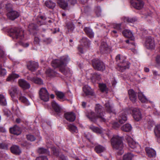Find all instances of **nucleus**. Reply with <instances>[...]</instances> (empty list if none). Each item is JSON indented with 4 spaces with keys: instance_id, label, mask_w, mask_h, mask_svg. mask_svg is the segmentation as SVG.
Wrapping results in <instances>:
<instances>
[{
    "instance_id": "1",
    "label": "nucleus",
    "mask_w": 160,
    "mask_h": 160,
    "mask_svg": "<svg viewBox=\"0 0 160 160\" xmlns=\"http://www.w3.org/2000/svg\"><path fill=\"white\" fill-rule=\"evenodd\" d=\"M70 58L68 56H64L60 59L53 60L52 62V65L54 68L59 67L61 71L65 75H67L69 74V70L66 66Z\"/></svg>"
},
{
    "instance_id": "2",
    "label": "nucleus",
    "mask_w": 160,
    "mask_h": 160,
    "mask_svg": "<svg viewBox=\"0 0 160 160\" xmlns=\"http://www.w3.org/2000/svg\"><path fill=\"white\" fill-rule=\"evenodd\" d=\"M111 143L113 148L116 150L119 155L123 153V145L122 142V138L118 135H114L111 140Z\"/></svg>"
},
{
    "instance_id": "3",
    "label": "nucleus",
    "mask_w": 160,
    "mask_h": 160,
    "mask_svg": "<svg viewBox=\"0 0 160 160\" xmlns=\"http://www.w3.org/2000/svg\"><path fill=\"white\" fill-rule=\"evenodd\" d=\"M95 113L91 112L89 113L87 117L90 119L96 118H99L102 121L105 122V120L103 117V108L99 104L96 105L95 108Z\"/></svg>"
},
{
    "instance_id": "4",
    "label": "nucleus",
    "mask_w": 160,
    "mask_h": 160,
    "mask_svg": "<svg viewBox=\"0 0 160 160\" xmlns=\"http://www.w3.org/2000/svg\"><path fill=\"white\" fill-rule=\"evenodd\" d=\"M10 36L13 38L22 39L23 38V31L21 28H14L10 30Z\"/></svg>"
},
{
    "instance_id": "5",
    "label": "nucleus",
    "mask_w": 160,
    "mask_h": 160,
    "mask_svg": "<svg viewBox=\"0 0 160 160\" xmlns=\"http://www.w3.org/2000/svg\"><path fill=\"white\" fill-rule=\"evenodd\" d=\"M92 64L94 68L98 70L102 71L105 69V67L103 62L98 60H93Z\"/></svg>"
},
{
    "instance_id": "6",
    "label": "nucleus",
    "mask_w": 160,
    "mask_h": 160,
    "mask_svg": "<svg viewBox=\"0 0 160 160\" xmlns=\"http://www.w3.org/2000/svg\"><path fill=\"white\" fill-rule=\"evenodd\" d=\"M39 97L40 99L44 102L48 101L49 100V95L47 90L45 88H41L39 91Z\"/></svg>"
},
{
    "instance_id": "7",
    "label": "nucleus",
    "mask_w": 160,
    "mask_h": 160,
    "mask_svg": "<svg viewBox=\"0 0 160 160\" xmlns=\"http://www.w3.org/2000/svg\"><path fill=\"white\" fill-rule=\"evenodd\" d=\"M145 45L148 49L151 50L154 49L155 45L154 39L150 37L147 38L145 43Z\"/></svg>"
},
{
    "instance_id": "8",
    "label": "nucleus",
    "mask_w": 160,
    "mask_h": 160,
    "mask_svg": "<svg viewBox=\"0 0 160 160\" xmlns=\"http://www.w3.org/2000/svg\"><path fill=\"white\" fill-rule=\"evenodd\" d=\"M130 3L132 7L138 9L142 8L144 5L143 2L141 0H131Z\"/></svg>"
},
{
    "instance_id": "9",
    "label": "nucleus",
    "mask_w": 160,
    "mask_h": 160,
    "mask_svg": "<svg viewBox=\"0 0 160 160\" xmlns=\"http://www.w3.org/2000/svg\"><path fill=\"white\" fill-rule=\"evenodd\" d=\"M130 3L132 7L138 9L142 8L144 5L143 2L141 0H131Z\"/></svg>"
},
{
    "instance_id": "10",
    "label": "nucleus",
    "mask_w": 160,
    "mask_h": 160,
    "mask_svg": "<svg viewBox=\"0 0 160 160\" xmlns=\"http://www.w3.org/2000/svg\"><path fill=\"white\" fill-rule=\"evenodd\" d=\"M126 140L127 141L128 145L132 149H135L137 147L140 148V146L139 145L136 143L133 139L129 136L127 135L126 136Z\"/></svg>"
},
{
    "instance_id": "11",
    "label": "nucleus",
    "mask_w": 160,
    "mask_h": 160,
    "mask_svg": "<svg viewBox=\"0 0 160 160\" xmlns=\"http://www.w3.org/2000/svg\"><path fill=\"white\" fill-rule=\"evenodd\" d=\"M27 79L28 81L38 85L43 84V81L42 79L37 77H32L29 76H27Z\"/></svg>"
},
{
    "instance_id": "12",
    "label": "nucleus",
    "mask_w": 160,
    "mask_h": 160,
    "mask_svg": "<svg viewBox=\"0 0 160 160\" xmlns=\"http://www.w3.org/2000/svg\"><path fill=\"white\" fill-rule=\"evenodd\" d=\"M132 115L134 118L138 121L142 118L141 114L139 110L137 108H134L132 110Z\"/></svg>"
},
{
    "instance_id": "13",
    "label": "nucleus",
    "mask_w": 160,
    "mask_h": 160,
    "mask_svg": "<svg viewBox=\"0 0 160 160\" xmlns=\"http://www.w3.org/2000/svg\"><path fill=\"white\" fill-rule=\"evenodd\" d=\"M65 118L69 122H73L76 119V116L75 114L72 112H68L64 114Z\"/></svg>"
},
{
    "instance_id": "14",
    "label": "nucleus",
    "mask_w": 160,
    "mask_h": 160,
    "mask_svg": "<svg viewBox=\"0 0 160 160\" xmlns=\"http://www.w3.org/2000/svg\"><path fill=\"white\" fill-rule=\"evenodd\" d=\"M19 86L24 89L29 88L30 87V84L23 79H20L18 80Z\"/></svg>"
},
{
    "instance_id": "15",
    "label": "nucleus",
    "mask_w": 160,
    "mask_h": 160,
    "mask_svg": "<svg viewBox=\"0 0 160 160\" xmlns=\"http://www.w3.org/2000/svg\"><path fill=\"white\" fill-rule=\"evenodd\" d=\"M118 122L120 124H122L125 122L127 120V117L126 113L122 112L119 114L118 118Z\"/></svg>"
},
{
    "instance_id": "16",
    "label": "nucleus",
    "mask_w": 160,
    "mask_h": 160,
    "mask_svg": "<svg viewBox=\"0 0 160 160\" xmlns=\"http://www.w3.org/2000/svg\"><path fill=\"white\" fill-rule=\"evenodd\" d=\"M19 15L18 12L13 10L9 12L7 14L8 18L10 19L14 20L17 18Z\"/></svg>"
},
{
    "instance_id": "17",
    "label": "nucleus",
    "mask_w": 160,
    "mask_h": 160,
    "mask_svg": "<svg viewBox=\"0 0 160 160\" xmlns=\"http://www.w3.org/2000/svg\"><path fill=\"white\" fill-rule=\"evenodd\" d=\"M129 68V64L128 62L123 61L118 66V69L121 72H123L124 70Z\"/></svg>"
},
{
    "instance_id": "18",
    "label": "nucleus",
    "mask_w": 160,
    "mask_h": 160,
    "mask_svg": "<svg viewBox=\"0 0 160 160\" xmlns=\"http://www.w3.org/2000/svg\"><path fill=\"white\" fill-rule=\"evenodd\" d=\"M10 132L11 133L17 135H19L21 133L20 128L17 125H14L10 128Z\"/></svg>"
},
{
    "instance_id": "19",
    "label": "nucleus",
    "mask_w": 160,
    "mask_h": 160,
    "mask_svg": "<svg viewBox=\"0 0 160 160\" xmlns=\"http://www.w3.org/2000/svg\"><path fill=\"white\" fill-rule=\"evenodd\" d=\"M146 151L147 154L150 157H154L156 155L155 151L152 148L149 147L146 148Z\"/></svg>"
},
{
    "instance_id": "20",
    "label": "nucleus",
    "mask_w": 160,
    "mask_h": 160,
    "mask_svg": "<svg viewBox=\"0 0 160 160\" xmlns=\"http://www.w3.org/2000/svg\"><path fill=\"white\" fill-rule=\"evenodd\" d=\"M123 36L127 38H130L132 40L134 39L132 32L129 30H125L122 32Z\"/></svg>"
},
{
    "instance_id": "21",
    "label": "nucleus",
    "mask_w": 160,
    "mask_h": 160,
    "mask_svg": "<svg viewBox=\"0 0 160 160\" xmlns=\"http://www.w3.org/2000/svg\"><path fill=\"white\" fill-rule=\"evenodd\" d=\"M38 64L37 62H30L28 65V69L32 71H33L38 68Z\"/></svg>"
},
{
    "instance_id": "22",
    "label": "nucleus",
    "mask_w": 160,
    "mask_h": 160,
    "mask_svg": "<svg viewBox=\"0 0 160 160\" xmlns=\"http://www.w3.org/2000/svg\"><path fill=\"white\" fill-rule=\"evenodd\" d=\"M19 76L18 74H17L14 72H12L9 75L7 79V81L10 82L14 81L15 79L18 78Z\"/></svg>"
},
{
    "instance_id": "23",
    "label": "nucleus",
    "mask_w": 160,
    "mask_h": 160,
    "mask_svg": "<svg viewBox=\"0 0 160 160\" xmlns=\"http://www.w3.org/2000/svg\"><path fill=\"white\" fill-rule=\"evenodd\" d=\"M128 93L130 99L132 102H135L137 98L136 93L132 89H130L128 90Z\"/></svg>"
},
{
    "instance_id": "24",
    "label": "nucleus",
    "mask_w": 160,
    "mask_h": 160,
    "mask_svg": "<svg viewBox=\"0 0 160 160\" xmlns=\"http://www.w3.org/2000/svg\"><path fill=\"white\" fill-rule=\"evenodd\" d=\"M84 92L87 95H92L93 92L90 87L88 85H85L83 88Z\"/></svg>"
},
{
    "instance_id": "25",
    "label": "nucleus",
    "mask_w": 160,
    "mask_h": 160,
    "mask_svg": "<svg viewBox=\"0 0 160 160\" xmlns=\"http://www.w3.org/2000/svg\"><path fill=\"white\" fill-rule=\"evenodd\" d=\"M52 108L56 112L59 113L60 112L61 109L60 106L55 101H53L52 102Z\"/></svg>"
},
{
    "instance_id": "26",
    "label": "nucleus",
    "mask_w": 160,
    "mask_h": 160,
    "mask_svg": "<svg viewBox=\"0 0 160 160\" xmlns=\"http://www.w3.org/2000/svg\"><path fill=\"white\" fill-rule=\"evenodd\" d=\"M105 108L107 112L109 113H115V112L113 108L112 105H110V102H108L105 104Z\"/></svg>"
},
{
    "instance_id": "27",
    "label": "nucleus",
    "mask_w": 160,
    "mask_h": 160,
    "mask_svg": "<svg viewBox=\"0 0 160 160\" xmlns=\"http://www.w3.org/2000/svg\"><path fill=\"white\" fill-rule=\"evenodd\" d=\"M113 28L116 29V30H113L112 32V35L114 36H117L115 34H116L118 32L120 31L121 30V25L120 24H115L113 25Z\"/></svg>"
},
{
    "instance_id": "28",
    "label": "nucleus",
    "mask_w": 160,
    "mask_h": 160,
    "mask_svg": "<svg viewBox=\"0 0 160 160\" xmlns=\"http://www.w3.org/2000/svg\"><path fill=\"white\" fill-rule=\"evenodd\" d=\"M19 93L20 94V95L19 98V99L22 102L27 105H30V103L28 99L25 97L22 96L20 92H19Z\"/></svg>"
},
{
    "instance_id": "29",
    "label": "nucleus",
    "mask_w": 160,
    "mask_h": 160,
    "mask_svg": "<svg viewBox=\"0 0 160 160\" xmlns=\"http://www.w3.org/2000/svg\"><path fill=\"white\" fill-rule=\"evenodd\" d=\"M11 152L16 154H19L21 153V151L18 146L14 145L11 148Z\"/></svg>"
},
{
    "instance_id": "30",
    "label": "nucleus",
    "mask_w": 160,
    "mask_h": 160,
    "mask_svg": "<svg viewBox=\"0 0 160 160\" xmlns=\"http://www.w3.org/2000/svg\"><path fill=\"white\" fill-rule=\"evenodd\" d=\"M45 6L48 8L52 9L54 8L56 5L55 3L52 2L51 0H47L45 3Z\"/></svg>"
},
{
    "instance_id": "31",
    "label": "nucleus",
    "mask_w": 160,
    "mask_h": 160,
    "mask_svg": "<svg viewBox=\"0 0 160 160\" xmlns=\"http://www.w3.org/2000/svg\"><path fill=\"white\" fill-rule=\"evenodd\" d=\"M84 31L87 34L90 38H92L94 37V33L92 30L89 28L86 27L84 29Z\"/></svg>"
},
{
    "instance_id": "32",
    "label": "nucleus",
    "mask_w": 160,
    "mask_h": 160,
    "mask_svg": "<svg viewBox=\"0 0 160 160\" xmlns=\"http://www.w3.org/2000/svg\"><path fill=\"white\" fill-rule=\"evenodd\" d=\"M154 132L158 139H160V125L156 126L154 128Z\"/></svg>"
},
{
    "instance_id": "33",
    "label": "nucleus",
    "mask_w": 160,
    "mask_h": 160,
    "mask_svg": "<svg viewBox=\"0 0 160 160\" xmlns=\"http://www.w3.org/2000/svg\"><path fill=\"white\" fill-rule=\"evenodd\" d=\"M108 45L107 43L105 42H102L100 47L101 51L102 52H106V51H108Z\"/></svg>"
},
{
    "instance_id": "34",
    "label": "nucleus",
    "mask_w": 160,
    "mask_h": 160,
    "mask_svg": "<svg viewBox=\"0 0 160 160\" xmlns=\"http://www.w3.org/2000/svg\"><path fill=\"white\" fill-rule=\"evenodd\" d=\"M134 155L131 153H128L124 155L122 160H132Z\"/></svg>"
},
{
    "instance_id": "35",
    "label": "nucleus",
    "mask_w": 160,
    "mask_h": 160,
    "mask_svg": "<svg viewBox=\"0 0 160 160\" xmlns=\"http://www.w3.org/2000/svg\"><path fill=\"white\" fill-rule=\"evenodd\" d=\"M121 129L125 132H129L131 130L132 127L129 124H126L121 127Z\"/></svg>"
},
{
    "instance_id": "36",
    "label": "nucleus",
    "mask_w": 160,
    "mask_h": 160,
    "mask_svg": "<svg viewBox=\"0 0 160 160\" xmlns=\"http://www.w3.org/2000/svg\"><path fill=\"white\" fill-rule=\"evenodd\" d=\"M95 150L98 153H100L105 150V148L102 146L98 145L96 146Z\"/></svg>"
},
{
    "instance_id": "37",
    "label": "nucleus",
    "mask_w": 160,
    "mask_h": 160,
    "mask_svg": "<svg viewBox=\"0 0 160 160\" xmlns=\"http://www.w3.org/2000/svg\"><path fill=\"white\" fill-rule=\"evenodd\" d=\"M66 28L68 30V32H71L73 30L74 27L73 24L72 22H70L67 24Z\"/></svg>"
},
{
    "instance_id": "38",
    "label": "nucleus",
    "mask_w": 160,
    "mask_h": 160,
    "mask_svg": "<svg viewBox=\"0 0 160 160\" xmlns=\"http://www.w3.org/2000/svg\"><path fill=\"white\" fill-rule=\"evenodd\" d=\"M90 128L92 131L97 133L100 134L102 132L101 129L93 126L90 127Z\"/></svg>"
},
{
    "instance_id": "39",
    "label": "nucleus",
    "mask_w": 160,
    "mask_h": 160,
    "mask_svg": "<svg viewBox=\"0 0 160 160\" xmlns=\"http://www.w3.org/2000/svg\"><path fill=\"white\" fill-rule=\"evenodd\" d=\"M138 96L139 99L142 102H145L147 101V99L142 93H139Z\"/></svg>"
},
{
    "instance_id": "40",
    "label": "nucleus",
    "mask_w": 160,
    "mask_h": 160,
    "mask_svg": "<svg viewBox=\"0 0 160 160\" xmlns=\"http://www.w3.org/2000/svg\"><path fill=\"white\" fill-rule=\"evenodd\" d=\"M7 104L6 100L4 96L0 94V104L2 106H5Z\"/></svg>"
},
{
    "instance_id": "41",
    "label": "nucleus",
    "mask_w": 160,
    "mask_h": 160,
    "mask_svg": "<svg viewBox=\"0 0 160 160\" xmlns=\"http://www.w3.org/2000/svg\"><path fill=\"white\" fill-rule=\"evenodd\" d=\"M18 89L16 87H13L10 91V93L12 98L17 94Z\"/></svg>"
},
{
    "instance_id": "42",
    "label": "nucleus",
    "mask_w": 160,
    "mask_h": 160,
    "mask_svg": "<svg viewBox=\"0 0 160 160\" xmlns=\"http://www.w3.org/2000/svg\"><path fill=\"white\" fill-rule=\"evenodd\" d=\"M69 130L72 132H77L78 130L77 128L73 124H70L68 126Z\"/></svg>"
},
{
    "instance_id": "43",
    "label": "nucleus",
    "mask_w": 160,
    "mask_h": 160,
    "mask_svg": "<svg viewBox=\"0 0 160 160\" xmlns=\"http://www.w3.org/2000/svg\"><path fill=\"white\" fill-rule=\"evenodd\" d=\"M100 79V75L97 74L96 73H94L92 75L91 79L93 82H96L97 81L99 80Z\"/></svg>"
},
{
    "instance_id": "44",
    "label": "nucleus",
    "mask_w": 160,
    "mask_h": 160,
    "mask_svg": "<svg viewBox=\"0 0 160 160\" xmlns=\"http://www.w3.org/2000/svg\"><path fill=\"white\" fill-rule=\"evenodd\" d=\"M57 1L58 4L62 8H65L67 6V4L64 2V0H57Z\"/></svg>"
},
{
    "instance_id": "45",
    "label": "nucleus",
    "mask_w": 160,
    "mask_h": 160,
    "mask_svg": "<svg viewBox=\"0 0 160 160\" xmlns=\"http://www.w3.org/2000/svg\"><path fill=\"white\" fill-rule=\"evenodd\" d=\"M68 3L65 2H64L65 3H66L67 4V6L65 8H63V9H65L68 6L70 5L73 6L74 4L76 3L77 1L76 0H68Z\"/></svg>"
},
{
    "instance_id": "46",
    "label": "nucleus",
    "mask_w": 160,
    "mask_h": 160,
    "mask_svg": "<svg viewBox=\"0 0 160 160\" xmlns=\"http://www.w3.org/2000/svg\"><path fill=\"white\" fill-rule=\"evenodd\" d=\"M81 42H83L84 45L86 47H88L90 44V42L89 40L85 38H83Z\"/></svg>"
},
{
    "instance_id": "47",
    "label": "nucleus",
    "mask_w": 160,
    "mask_h": 160,
    "mask_svg": "<svg viewBox=\"0 0 160 160\" xmlns=\"http://www.w3.org/2000/svg\"><path fill=\"white\" fill-rule=\"evenodd\" d=\"M137 19L135 18H125V21H127L129 22L133 23L135 21H137Z\"/></svg>"
},
{
    "instance_id": "48",
    "label": "nucleus",
    "mask_w": 160,
    "mask_h": 160,
    "mask_svg": "<svg viewBox=\"0 0 160 160\" xmlns=\"http://www.w3.org/2000/svg\"><path fill=\"white\" fill-rule=\"evenodd\" d=\"M99 87L100 90L102 92L106 91L107 90V87L106 85L104 84H99Z\"/></svg>"
},
{
    "instance_id": "49",
    "label": "nucleus",
    "mask_w": 160,
    "mask_h": 160,
    "mask_svg": "<svg viewBox=\"0 0 160 160\" xmlns=\"http://www.w3.org/2000/svg\"><path fill=\"white\" fill-rule=\"evenodd\" d=\"M38 152L41 154H43L45 153H49V152L47 149H44L43 148H41L38 149Z\"/></svg>"
},
{
    "instance_id": "50",
    "label": "nucleus",
    "mask_w": 160,
    "mask_h": 160,
    "mask_svg": "<svg viewBox=\"0 0 160 160\" xmlns=\"http://www.w3.org/2000/svg\"><path fill=\"white\" fill-rule=\"evenodd\" d=\"M56 94L57 97L61 99H63L64 97L63 93L60 92H56Z\"/></svg>"
},
{
    "instance_id": "51",
    "label": "nucleus",
    "mask_w": 160,
    "mask_h": 160,
    "mask_svg": "<svg viewBox=\"0 0 160 160\" xmlns=\"http://www.w3.org/2000/svg\"><path fill=\"white\" fill-rule=\"evenodd\" d=\"M0 148L7 149H8V145L4 142L0 143Z\"/></svg>"
},
{
    "instance_id": "52",
    "label": "nucleus",
    "mask_w": 160,
    "mask_h": 160,
    "mask_svg": "<svg viewBox=\"0 0 160 160\" xmlns=\"http://www.w3.org/2000/svg\"><path fill=\"white\" fill-rule=\"evenodd\" d=\"M27 139L31 141H33L35 139V138L34 137L31 135H27Z\"/></svg>"
},
{
    "instance_id": "53",
    "label": "nucleus",
    "mask_w": 160,
    "mask_h": 160,
    "mask_svg": "<svg viewBox=\"0 0 160 160\" xmlns=\"http://www.w3.org/2000/svg\"><path fill=\"white\" fill-rule=\"evenodd\" d=\"M95 12L98 17L101 15V10L100 7H98L95 9Z\"/></svg>"
},
{
    "instance_id": "54",
    "label": "nucleus",
    "mask_w": 160,
    "mask_h": 160,
    "mask_svg": "<svg viewBox=\"0 0 160 160\" xmlns=\"http://www.w3.org/2000/svg\"><path fill=\"white\" fill-rule=\"evenodd\" d=\"M6 71L5 69L0 67V75L1 76H3L6 74Z\"/></svg>"
},
{
    "instance_id": "55",
    "label": "nucleus",
    "mask_w": 160,
    "mask_h": 160,
    "mask_svg": "<svg viewBox=\"0 0 160 160\" xmlns=\"http://www.w3.org/2000/svg\"><path fill=\"white\" fill-rule=\"evenodd\" d=\"M36 26L33 23L30 24L28 26V28L29 30L30 31L31 29H36Z\"/></svg>"
},
{
    "instance_id": "56",
    "label": "nucleus",
    "mask_w": 160,
    "mask_h": 160,
    "mask_svg": "<svg viewBox=\"0 0 160 160\" xmlns=\"http://www.w3.org/2000/svg\"><path fill=\"white\" fill-rule=\"evenodd\" d=\"M19 43L24 48L28 47L29 45V43L28 42H24L20 41Z\"/></svg>"
},
{
    "instance_id": "57",
    "label": "nucleus",
    "mask_w": 160,
    "mask_h": 160,
    "mask_svg": "<svg viewBox=\"0 0 160 160\" xmlns=\"http://www.w3.org/2000/svg\"><path fill=\"white\" fill-rule=\"evenodd\" d=\"M36 160H48V159L46 157L41 156L37 158Z\"/></svg>"
},
{
    "instance_id": "58",
    "label": "nucleus",
    "mask_w": 160,
    "mask_h": 160,
    "mask_svg": "<svg viewBox=\"0 0 160 160\" xmlns=\"http://www.w3.org/2000/svg\"><path fill=\"white\" fill-rule=\"evenodd\" d=\"M52 72V70L50 69H48L46 71V73L47 75L49 77L51 76V73Z\"/></svg>"
},
{
    "instance_id": "59",
    "label": "nucleus",
    "mask_w": 160,
    "mask_h": 160,
    "mask_svg": "<svg viewBox=\"0 0 160 160\" xmlns=\"http://www.w3.org/2000/svg\"><path fill=\"white\" fill-rule=\"evenodd\" d=\"M52 150L53 151V154L56 155L57 156L58 155V152L56 149L54 148H52Z\"/></svg>"
},
{
    "instance_id": "60",
    "label": "nucleus",
    "mask_w": 160,
    "mask_h": 160,
    "mask_svg": "<svg viewBox=\"0 0 160 160\" xmlns=\"http://www.w3.org/2000/svg\"><path fill=\"white\" fill-rule=\"evenodd\" d=\"M40 42V40L38 37H35L34 40V42L36 44H38Z\"/></svg>"
},
{
    "instance_id": "61",
    "label": "nucleus",
    "mask_w": 160,
    "mask_h": 160,
    "mask_svg": "<svg viewBox=\"0 0 160 160\" xmlns=\"http://www.w3.org/2000/svg\"><path fill=\"white\" fill-rule=\"evenodd\" d=\"M156 60L157 63L159 65H160V56H157L156 58Z\"/></svg>"
},
{
    "instance_id": "62",
    "label": "nucleus",
    "mask_w": 160,
    "mask_h": 160,
    "mask_svg": "<svg viewBox=\"0 0 160 160\" xmlns=\"http://www.w3.org/2000/svg\"><path fill=\"white\" fill-rule=\"evenodd\" d=\"M112 124L113 126L114 127H115L118 128V127H119V124L117 122H115L112 123Z\"/></svg>"
},
{
    "instance_id": "63",
    "label": "nucleus",
    "mask_w": 160,
    "mask_h": 160,
    "mask_svg": "<svg viewBox=\"0 0 160 160\" xmlns=\"http://www.w3.org/2000/svg\"><path fill=\"white\" fill-rule=\"evenodd\" d=\"M59 160H67L66 157H65L63 155H61L60 156Z\"/></svg>"
},
{
    "instance_id": "64",
    "label": "nucleus",
    "mask_w": 160,
    "mask_h": 160,
    "mask_svg": "<svg viewBox=\"0 0 160 160\" xmlns=\"http://www.w3.org/2000/svg\"><path fill=\"white\" fill-rule=\"evenodd\" d=\"M6 130L5 128L3 127H0V132H6Z\"/></svg>"
}]
</instances>
